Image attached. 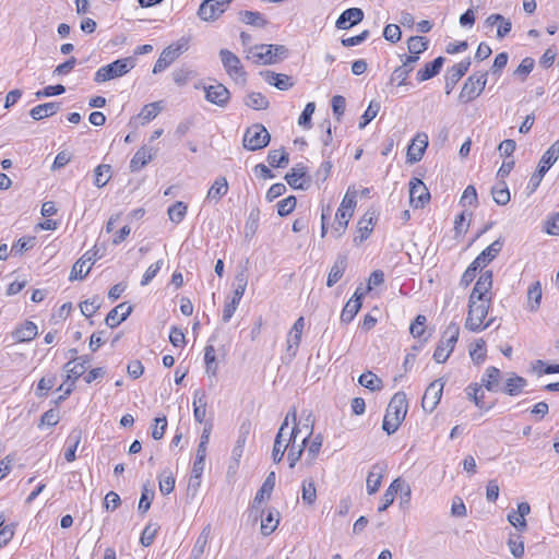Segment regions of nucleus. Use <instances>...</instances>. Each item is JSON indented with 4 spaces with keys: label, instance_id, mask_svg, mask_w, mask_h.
Wrapping results in <instances>:
<instances>
[{
    "label": "nucleus",
    "instance_id": "obj_1",
    "mask_svg": "<svg viewBox=\"0 0 559 559\" xmlns=\"http://www.w3.org/2000/svg\"><path fill=\"white\" fill-rule=\"evenodd\" d=\"M408 403L404 392H396L390 400L382 423V429L388 433H394L405 419Z\"/></svg>",
    "mask_w": 559,
    "mask_h": 559
},
{
    "label": "nucleus",
    "instance_id": "obj_2",
    "mask_svg": "<svg viewBox=\"0 0 559 559\" xmlns=\"http://www.w3.org/2000/svg\"><path fill=\"white\" fill-rule=\"evenodd\" d=\"M288 49L283 45L260 44L249 48L247 59L258 64H273L283 60Z\"/></svg>",
    "mask_w": 559,
    "mask_h": 559
},
{
    "label": "nucleus",
    "instance_id": "obj_3",
    "mask_svg": "<svg viewBox=\"0 0 559 559\" xmlns=\"http://www.w3.org/2000/svg\"><path fill=\"white\" fill-rule=\"evenodd\" d=\"M491 301H476L468 299V312L465 321V328L472 332H480L489 328L493 323L490 319L484 324V319L488 314Z\"/></svg>",
    "mask_w": 559,
    "mask_h": 559
},
{
    "label": "nucleus",
    "instance_id": "obj_4",
    "mask_svg": "<svg viewBox=\"0 0 559 559\" xmlns=\"http://www.w3.org/2000/svg\"><path fill=\"white\" fill-rule=\"evenodd\" d=\"M134 67V57L118 59L107 66L100 67L94 75V81L96 83H104L123 76L124 74L130 72Z\"/></svg>",
    "mask_w": 559,
    "mask_h": 559
},
{
    "label": "nucleus",
    "instance_id": "obj_5",
    "mask_svg": "<svg viewBox=\"0 0 559 559\" xmlns=\"http://www.w3.org/2000/svg\"><path fill=\"white\" fill-rule=\"evenodd\" d=\"M460 326L455 322H451L443 331L441 340L439 341L433 353V359L438 364H443L450 357L455 344L459 340Z\"/></svg>",
    "mask_w": 559,
    "mask_h": 559
},
{
    "label": "nucleus",
    "instance_id": "obj_6",
    "mask_svg": "<svg viewBox=\"0 0 559 559\" xmlns=\"http://www.w3.org/2000/svg\"><path fill=\"white\" fill-rule=\"evenodd\" d=\"M559 158V139L550 145V147L544 153L542 156L537 170L532 175L527 189L530 193L536 191L539 187L543 177L549 170V168L557 162Z\"/></svg>",
    "mask_w": 559,
    "mask_h": 559
},
{
    "label": "nucleus",
    "instance_id": "obj_7",
    "mask_svg": "<svg viewBox=\"0 0 559 559\" xmlns=\"http://www.w3.org/2000/svg\"><path fill=\"white\" fill-rule=\"evenodd\" d=\"M487 75V72H475L469 75L460 92V103L467 104L477 98L486 87Z\"/></svg>",
    "mask_w": 559,
    "mask_h": 559
},
{
    "label": "nucleus",
    "instance_id": "obj_8",
    "mask_svg": "<svg viewBox=\"0 0 559 559\" xmlns=\"http://www.w3.org/2000/svg\"><path fill=\"white\" fill-rule=\"evenodd\" d=\"M271 135L261 123H254L247 128L242 139V145L248 151H258L269 145Z\"/></svg>",
    "mask_w": 559,
    "mask_h": 559
},
{
    "label": "nucleus",
    "instance_id": "obj_9",
    "mask_svg": "<svg viewBox=\"0 0 559 559\" xmlns=\"http://www.w3.org/2000/svg\"><path fill=\"white\" fill-rule=\"evenodd\" d=\"M188 49V39L181 38L180 40L166 47L159 55L154 64L153 73L163 72L167 69L182 52Z\"/></svg>",
    "mask_w": 559,
    "mask_h": 559
},
{
    "label": "nucleus",
    "instance_id": "obj_10",
    "mask_svg": "<svg viewBox=\"0 0 559 559\" xmlns=\"http://www.w3.org/2000/svg\"><path fill=\"white\" fill-rule=\"evenodd\" d=\"M234 0H203L198 9L197 15L204 22L216 21L230 5Z\"/></svg>",
    "mask_w": 559,
    "mask_h": 559
},
{
    "label": "nucleus",
    "instance_id": "obj_11",
    "mask_svg": "<svg viewBox=\"0 0 559 559\" xmlns=\"http://www.w3.org/2000/svg\"><path fill=\"white\" fill-rule=\"evenodd\" d=\"M205 99L221 108H225L230 100L229 90L222 83L215 82L214 84L203 85Z\"/></svg>",
    "mask_w": 559,
    "mask_h": 559
},
{
    "label": "nucleus",
    "instance_id": "obj_12",
    "mask_svg": "<svg viewBox=\"0 0 559 559\" xmlns=\"http://www.w3.org/2000/svg\"><path fill=\"white\" fill-rule=\"evenodd\" d=\"M492 271H485L477 280L468 299L476 301H491Z\"/></svg>",
    "mask_w": 559,
    "mask_h": 559
},
{
    "label": "nucleus",
    "instance_id": "obj_13",
    "mask_svg": "<svg viewBox=\"0 0 559 559\" xmlns=\"http://www.w3.org/2000/svg\"><path fill=\"white\" fill-rule=\"evenodd\" d=\"M430 200V192L425 183L418 179L413 178L409 181V203L415 209H423Z\"/></svg>",
    "mask_w": 559,
    "mask_h": 559
},
{
    "label": "nucleus",
    "instance_id": "obj_14",
    "mask_svg": "<svg viewBox=\"0 0 559 559\" xmlns=\"http://www.w3.org/2000/svg\"><path fill=\"white\" fill-rule=\"evenodd\" d=\"M97 250H88L72 266L69 280H84L91 271L92 264L97 260Z\"/></svg>",
    "mask_w": 559,
    "mask_h": 559
},
{
    "label": "nucleus",
    "instance_id": "obj_15",
    "mask_svg": "<svg viewBox=\"0 0 559 559\" xmlns=\"http://www.w3.org/2000/svg\"><path fill=\"white\" fill-rule=\"evenodd\" d=\"M305 328V319L304 317H299L295 323L293 324L290 331L287 335V347H286V358L288 361H292L296 355L301 341L302 332Z\"/></svg>",
    "mask_w": 559,
    "mask_h": 559
},
{
    "label": "nucleus",
    "instance_id": "obj_16",
    "mask_svg": "<svg viewBox=\"0 0 559 559\" xmlns=\"http://www.w3.org/2000/svg\"><path fill=\"white\" fill-rule=\"evenodd\" d=\"M443 386L444 383L441 379L435 380L428 385L421 400V406L425 412L432 413L436 409L441 400Z\"/></svg>",
    "mask_w": 559,
    "mask_h": 559
},
{
    "label": "nucleus",
    "instance_id": "obj_17",
    "mask_svg": "<svg viewBox=\"0 0 559 559\" xmlns=\"http://www.w3.org/2000/svg\"><path fill=\"white\" fill-rule=\"evenodd\" d=\"M219 56L224 69L231 79L237 80L238 78H245L246 72L243 71L240 59L234 52L228 49H221Z\"/></svg>",
    "mask_w": 559,
    "mask_h": 559
},
{
    "label": "nucleus",
    "instance_id": "obj_18",
    "mask_svg": "<svg viewBox=\"0 0 559 559\" xmlns=\"http://www.w3.org/2000/svg\"><path fill=\"white\" fill-rule=\"evenodd\" d=\"M471 67V59L466 58L462 60L461 62L454 64L450 69H448L447 75H445V94H450L455 85L459 83V81L466 74Z\"/></svg>",
    "mask_w": 559,
    "mask_h": 559
},
{
    "label": "nucleus",
    "instance_id": "obj_19",
    "mask_svg": "<svg viewBox=\"0 0 559 559\" xmlns=\"http://www.w3.org/2000/svg\"><path fill=\"white\" fill-rule=\"evenodd\" d=\"M428 146V135L426 133H417L412 140L407 148V162L417 163L423 158L425 150Z\"/></svg>",
    "mask_w": 559,
    "mask_h": 559
},
{
    "label": "nucleus",
    "instance_id": "obj_20",
    "mask_svg": "<svg viewBox=\"0 0 559 559\" xmlns=\"http://www.w3.org/2000/svg\"><path fill=\"white\" fill-rule=\"evenodd\" d=\"M364 19V11L359 8H350L341 13L338 19L336 20L335 26L338 29H348L358 23H360Z\"/></svg>",
    "mask_w": 559,
    "mask_h": 559
},
{
    "label": "nucleus",
    "instance_id": "obj_21",
    "mask_svg": "<svg viewBox=\"0 0 559 559\" xmlns=\"http://www.w3.org/2000/svg\"><path fill=\"white\" fill-rule=\"evenodd\" d=\"M502 247L503 240L501 238L495 240L476 257V259L473 261L474 264L484 269L500 253Z\"/></svg>",
    "mask_w": 559,
    "mask_h": 559
},
{
    "label": "nucleus",
    "instance_id": "obj_22",
    "mask_svg": "<svg viewBox=\"0 0 559 559\" xmlns=\"http://www.w3.org/2000/svg\"><path fill=\"white\" fill-rule=\"evenodd\" d=\"M132 312V306L121 302L109 311L105 319V323L114 329L123 322Z\"/></svg>",
    "mask_w": 559,
    "mask_h": 559
},
{
    "label": "nucleus",
    "instance_id": "obj_23",
    "mask_svg": "<svg viewBox=\"0 0 559 559\" xmlns=\"http://www.w3.org/2000/svg\"><path fill=\"white\" fill-rule=\"evenodd\" d=\"M385 471L386 466L383 463H376L372 465L366 480V487L369 495H373L379 490Z\"/></svg>",
    "mask_w": 559,
    "mask_h": 559
},
{
    "label": "nucleus",
    "instance_id": "obj_24",
    "mask_svg": "<svg viewBox=\"0 0 559 559\" xmlns=\"http://www.w3.org/2000/svg\"><path fill=\"white\" fill-rule=\"evenodd\" d=\"M251 425L249 421L242 423L239 427V435L236 441V444L231 451V459L238 467L240 459L243 454L245 444L247 442L248 436L250 433Z\"/></svg>",
    "mask_w": 559,
    "mask_h": 559
},
{
    "label": "nucleus",
    "instance_id": "obj_25",
    "mask_svg": "<svg viewBox=\"0 0 559 559\" xmlns=\"http://www.w3.org/2000/svg\"><path fill=\"white\" fill-rule=\"evenodd\" d=\"M260 74L263 76L266 83L275 86L280 91H287L294 85L292 78L287 74L275 73L270 70L262 71Z\"/></svg>",
    "mask_w": 559,
    "mask_h": 559
},
{
    "label": "nucleus",
    "instance_id": "obj_26",
    "mask_svg": "<svg viewBox=\"0 0 559 559\" xmlns=\"http://www.w3.org/2000/svg\"><path fill=\"white\" fill-rule=\"evenodd\" d=\"M347 267V255L338 254L329 272L326 286L333 287L344 275Z\"/></svg>",
    "mask_w": 559,
    "mask_h": 559
},
{
    "label": "nucleus",
    "instance_id": "obj_27",
    "mask_svg": "<svg viewBox=\"0 0 559 559\" xmlns=\"http://www.w3.org/2000/svg\"><path fill=\"white\" fill-rule=\"evenodd\" d=\"M444 61H445V59L440 56V57H437L435 60L427 62L423 69L417 71V73H416L417 81L424 82V81L430 80L433 76H436L440 72Z\"/></svg>",
    "mask_w": 559,
    "mask_h": 559
},
{
    "label": "nucleus",
    "instance_id": "obj_28",
    "mask_svg": "<svg viewBox=\"0 0 559 559\" xmlns=\"http://www.w3.org/2000/svg\"><path fill=\"white\" fill-rule=\"evenodd\" d=\"M361 308V295H358V289L354 293V296L346 302L341 313V321L349 323L353 321L355 316Z\"/></svg>",
    "mask_w": 559,
    "mask_h": 559
},
{
    "label": "nucleus",
    "instance_id": "obj_29",
    "mask_svg": "<svg viewBox=\"0 0 559 559\" xmlns=\"http://www.w3.org/2000/svg\"><path fill=\"white\" fill-rule=\"evenodd\" d=\"M404 487V481L401 478L394 479L388 489L384 491L381 504L378 508L379 512L385 511L394 501L395 496L399 491H402Z\"/></svg>",
    "mask_w": 559,
    "mask_h": 559
},
{
    "label": "nucleus",
    "instance_id": "obj_30",
    "mask_svg": "<svg viewBox=\"0 0 559 559\" xmlns=\"http://www.w3.org/2000/svg\"><path fill=\"white\" fill-rule=\"evenodd\" d=\"M153 156L154 154L151 147L142 146L133 155L130 162V170L132 173L139 171L153 159Z\"/></svg>",
    "mask_w": 559,
    "mask_h": 559
},
{
    "label": "nucleus",
    "instance_id": "obj_31",
    "mask_svg": "<svg viewBox=\"0 0 559 559\" xmlns=\"http://www.w3.org/2000/svg\"><path fill=\"white\" fill-rule=\"evenodd\" d=\"M206 394L202 390H195L193 393V416L195 421L203 423L206 416Z\"/></svg>",
    "mask_w": 559,
    "mask_h": 559
},
{
    "label": "nucleus",
    "instance_id": "obj_32",
    "mask_svg": "<svg viewBox=\"0 0 559 559\" xmlns=\"http://www.w3.org/2000/svg\"><path fill=\"white\" fill-rule=\"evenodd\" d=\"M307 177V167L302 164H298L285 175V180L293 189H305L301 179Z\"/></svg>",
    "mask_w": 559,
    "mask_h": 559
},
{
    "label": "nucleus",
    "instance_id": "obj_33",
    "mask_svg": "<svg viewBox=\"0 0 559 559\" xmlns=\"http://www.w3.org/2000/svg\"><path fill=\"white\" fill-rule=\"evenodd\" d=\"M59 109H60L59 103H55V102L45 103V104H40V105H37L34 108H32L29 111V115L34 120H41L44 118L53 116L55 114L58 112Z\"/></svg>",
    "mask_w": 559,
    "mask_h": 559
},
{
    "label": "nucleus",
    "instance_id": "obj_34",
    "mask_svg": "<svg viewBox=\"0 0 559 559\" xmlns=\"http://www.w3.org/2000/svg\"><path fill=\"white\" fill-rule=\"evenodd\" d=\"M501 378V371L499 368L490 366L486 369L483 378L481 385H484L490 392H497L499 388V380Z\"/></svg>",
    "mask_w": 559,
    "mask_h": 559
},
{
    "label": "nucleus",
    "instance_id": "obj_35",
    "mask_svg": "<svg viewBox=\"0 0 559 559\" xmlns=\"http://www.w3.org/2000/svg\"><path fill=\"white\" fill-rule=\"evenodd\" d=\"M373 213L367 212L358 222L357 228L360 235L354 238V242L360 243L366 240L369 234L372 231L374 222Z\"/></svg>",
    "mask_w": 559,
    "mask_h": 559
},
{
    "label": "nucleus",
    "instance_id": "obj_36",
    "mask_svg": "<svg viewBox=\"0 0 559 559\" xmlns=\"http://www.w3.org/2000/svg\"><path fill=\"white\" fill-rule=\"evenodd\" d=\"M280 523V512L275 509H269L267 513L261 520V533L264 536L272 534Z\"/></svg>",
    "mask_w": 559,
    "mask_h": 559
},
{
    "label": "nucleus",
    "instance_id": "obj_37",
    "mask_svg": "<svg viewBox=\"0 0 559 559\" xmlns=\"http://www.w3.org/2000/svg\"><path fill=\"white\" fill-rule=\"evenodd\" d=\"M465 391H466L467 397L469 400H472L479 409H484L487 412L492 407V405H485V402H484L485 394L481 391V388L477 383L469 384Z\"/></svg>",
    "mask_w": 559,
    "mask_h": 559
},
{
    "label": "nucleus",
    "instance_id": "obj_38",
    "mask_svg": "<svg viewBox=\"0 0 559 559\" xmlns=\"http://www.w3.org/2000/svg\"><path fill=\"white\" fill-rule=\"evenodd\" d=\"M526 384L525 378L513 374L506 380L503 392L510 396H515L522 392Z\"/></svg>",
    "mask_w": 559,
    "mask_h": 559
},
{
    "label": "nucleus",
    "instance_id": "obj_39",
    "mask_svg": "<svg viewBox=\"0 0 559 559\" xmlns=\"http://www.w3.org/2000/svg\"><path fill=\"white\" fill-rule=\"evenodd\" d=\"M210 536H211V525H206L202 530V532L199 535V537L197 538L195 544H194V546L192 548L191 556H192L193 559H200L201 558V556L203 555V552L205 550V547L207 545Z\"/></svg>",
    "mask_w": 559,
    "mask_h": 559
},
{
    "label": "nucleus",
    "instance_id": "obj_40",
    "mask_svg": "<svg viewBox=\"0 0 559 559\" xmlns=\"http://www.w3.org/2000/svg\"><path fill=\"white\" fill-rule=\"evenodd\" d=\"M542 285L539 282L533 283L527 290V305L532 312L537 311L542 301Z\"/></svg>",
    "mask_w": 559,
    "mask_h": 559
},
{
    "label": "nucleus",
    "instance_id": "obj_41",
    "mask_svg": "<svg viewBox=\"0 0 559 559\" xmlns=\"http://www.w3.org/2000/svg\"><path fill=\"white\" fill-rule=\"evenodd\" d=\"M267 163L274 168H284L289 163L288 154L284 148L271 150L267 154Z\"/></svg>",
    "mask_w": 559,
    "mask_h": 559
},
{
    "label": "nucleus",
    "instance_id": "obj_42",
    "mask_svg": "<svg viewBox=\"0 0 559 559\" xmlns=\"http://www.w3.org/2000/svg\"><path fill=\"white\" fill-rule=\"evenodd\" d=\"M491 195L498 205H506L510 202V191L504 180L499 181L492 187Z\"/></svg>",
    "mask_w": 559,
    "mask_h": 559
},
{
    "label": "nucleus",
    "instance_id": "obj_43",
    "mask_svg": "<svg viewBox=\"0 0 559 559\" xmlns=\"http://www.w3.org/2000/svg\"><path fill=\"white\" fill-rule=\"evenodd\" d=\"M37 335V325L32 321H26L21 328L16 329L14 336L19 342L32 341Z\"/></svg>",
    "mask_w": 559,
    "mask_h": 559
},
{
    "label": "nucleus",
    "instance_id": "obj_44",
    "mask_svg": "<svg viewBox=\"0 0 559 559\" xmlns=\"http://www.w3.org/2000/svg\"><path fill=\"white\" fill-rule=\"evenodd\" d=\"M228 191V182L225 177L217 178L210 190L207 191L206 198L210 200L218 201L221 200Z\"/></svg>",
    "mask_w": 559,
    "mask_h": 559
},
{
    "label": "nucleus",
    "instance_id": "obj_45",
    "mask_svg": "<svg viewBox=\"0 0 559 559\" xmlns=\"http://www.w3.org/2000/svg\"><path fill=\"white\" fill-rule=\"evenodd\" d=\"M63 370L67 373L66 380L74 384L75 381L85 373L86 367H84L83 364L70 360L63 366Z\"/></svg>",
    "mask_w": 559,
    "mask_h": 559
},
{
    "label": "nucleus",
    "instance_id": "obj_46",
    "mask_svg": "<svg viewBox=\"0 0 559 559\" xmlns=\"http://www.w3.org/2000/svg\"><path fill=\"white\" fill-rule=\"evenodd\" d=\"M94 185L96 187H105L111 178V166L107 164L98 165L94 170Z\"/></svg>",
    "mask_w": 559,
    "mask_h": 559
},
{
    "label": "nucleus",
    "instance_id": "obj_47",
    "mask_svg": "<svg viewBox=\"0 0 559 559\" xmlns=\"http://www.w3.org/2000/svg\"><path fill=\"white\" fill-rule=\"evenodd\" d=\"M275 487V473L271 472L266 476L264 483L262 484L261 488L257 492L254 497V502L260 503L263 501L264 497L269 498Z\"/></svg>",
    "mask_w": 559,
    "mask_h": 559
},
{
    "label": "nucleus",
    "instance_id": "obj_48",
    "mask_svg": "<svg viewBox=\"0 0 559 559\" xmlns=\"http://www.w3.org/2000/svg\"><path fill=\"white\" fill-rule=\"evenodd\" d=\"M162 102H154L151 104L145 105L141 112L139 114L138 118L142 119V124H145L156 118V116L162 111Z\"/></svg>",
    "mask_w": 559,
    "mask_h": 559
},
{
    "label": "nucleus",
    "instance_id": "obj_49",
    "mask_svg": "<svg viewBox=\"0 0 559 559\" xmlns=\"http://www.w3.org/2000/svg\"><path fill=\"white\" fill-rule=\"evenodd\" d=\"M429 40L423 36H412L407 40V49L409 53L419 56L428 49Z\"/></svg>",
    "mask_w": 559,
    "mask_h": 559
},
{
    "label": "nucleus",
    "instance_id": "obj_50",
    "mask_svg": "<svg viewBox=\"0 0 559 559\" xmlns=\"http://www.w3.org/2000/svg\"><path fill=\"white\" fill-rule=\"evenodd\" d=\"M358 382L360 385L369 389L370 391H377L382 388V380L371 371H367L360 374Z\"/></svg>",
    "mask_w": 559,
    "mask_h": 559
},
{
    "label": "nucleus",
    "instance_id": "obj_51",
    "mask_svg": "<svg viewBox=\"0 0 559 559\" xmlns=\"http://www.w3.org/2000/svg\"><path fill=\"white\" fill-rule=\"evenodd\" d=\"M259 221H260V210L258 207H254L249 213L246 225H245V235L247 238H251L255 235V233L259 228Z\"/></svg>",
    "mask_w": 559,
    "mask_h": 559
},
{
    "label": "nucleus",
    "instance_id": "obj_52",
    "mask_svg": "<svg viewBox=\"0 0 559 559\" xmlns=\"http://www.w3.org/2000/svg\"><path fill=\"white\" fill-rule=\"evenodd\" d=\"M245 104L254 110H263L270 103L263 94L253 92L246 97Z\"/></svg>",
    "mask_w": 559,
    "mask_h": 559
},
{
    "label": "nucleus",
    "instance_id": "obj_53",
    "mask_svg": "<svg viewBox=\"0 0 559 559\" xmlns=\"http://www.w3.org/2000/svg\"><path fill=\"white\" fill-rule=\"evenodd\" d=\"M240 20L249 25H253L257 27H264L267 24V21L263 17L260 12L255 11H241L239 13Z\"/></svg>",
    "mask_w": 559,
    "mask_h": 559
},
{
    "label": "nucleus",
    "instance_id": "obj_54",
    "mask_svg": "<svg viewBox=\"0 0 559 559\" xmlns=\"http://www.w3.org/2000/svg\"><path fill=\"white\" fill-rule=\"evenodd\" d=\"M350 217H352L350 215H348L344 212L336 211L335 221H334L333 230H332V234L336 238H340L344 235Z\"/></svg>",
    "mask_w": 559,
    "mask_h": 559
},
{
    "label": "nucleus",
    "instance_id": "obj_55",
    "mask_svg": "<svg viewBox=\"0 0 559 559\" xmlns=\"http://www.w3.org/2000/svg\"><path fill=\"white\" fill-rule=\"evenodd\" d=\"M206 449L203 445H198L195 460L192 466L193 478H201L205 466Z\"/></svg>",
    "mask_w": 559,
    "mask_h": 559
},
{
    "label": "nucleus",
    "instance_id": "obj_56",
    "mask_svg": "<svg viewBox=\"0 0 559 559\" xmlns=\"http://www.w3.org/2000/svg\"><path fill=\"white\" fill-rule=\"evenodd\" d=\"M187 210L188 207L183 202L177 201L171 206H169L167 211L168 217L173 223L179 224L183 221L187 214Z\"/></svg>",
    "mask_w": 559,
    "mask_h": 559
},
{
    "label": "nucleus",
    "instance_id": "obj_57",
    "mask_svg": "<svg viewBox=\"0 0 559 559\" xmlns=\"http://www.w3.org/2000/svg\"><path fill=\"white\" fill-rule=\"evenodd\" d=\"M81 438H82V431L81 430H73L70 433L68 440L71 441V444L69 445V448L64 452V459L68 462H73L76 459L75 452H76L78 445L81 442Z\"/></svg>",
    "mask_w": 559,
    "mask_h": 559
},
{
    "label": "nucleus",
    "instance_id": "obj_58",
    "mask_svg": "<svg viewBox=\"0 0 559 559\" xmlns=\"http://www.w3.org/2000/svg\"><path fill=\"white\" fill-rule=\"evenodd\" d=\"M247 284H248V281H247V276L245 274L243 271L237 273V275L235 276V289H234V296L231 298V300L236 301V302H240L245 292H246V288H247Z\"/></svg>",
    "mask_w": 559,
    "mask_h": 559
},
{
    "label": "nucleus",
    "instance_id": "obj_59",
    "mask_svg": "<svg viewBox=\"0 0 559 559\" xmlns=\"http://www.w3.org/2000/svg\"><path fill=\"white\" fill-rule=\"evenodd\" d=\"M356 203H357L356 202V191L355 190L352 191V189L349 188L347 190L346 194L344 195L337 211L344 212V213L353 216Z\"/></svg>",
    "mask_w": 559,
    "mask_h": 559
},
{
    "label": "nucleus",
    "instance_id": "obj_60",
    "mask_svg": "<svg viewBox=\"0 0 559 559\" xmlns=\"http://www.w3.org/2000/svg\"><path fill=\"white\" fill-rule=\"evenodd\" d=\"M159 490L163 495H169L175 488V477L169 471H163L159 476Z\"/></svg>",
    "mask_w": 559,
    "mask_h": 559
},
{
    "label": "nucleus",
    "instance_id": "obj_61",
    "mask_svg": "<svg viewBox=\"0 0 559 559\" xmlns=\"http://www.w3.org/2000/svg\"><path fill=\"white\" fill-rule=\"evenodd\" d=\"M35 237H22L11 248V252L15 255L23 254L35 246Z\"/></svg>",
    "mask_w": 559,
    "mask_h": 559
},
{
    "label": "nucleus",
    "instance_id": "obj_62",
    "mask_svg": "<svg viewBox=\"0 0 559 559\" xmlns=\"http://www.w3.org/2000/svg\"><path fill=\"white\" fill-rule=\"evenodd\" d=\"M302 501L309 506L313 504L317 499V489L312 479L302 481Z\"/></svg>",
    "mask_w": 559,
    "mask_h": 559
},
{
    "label": "nucleus",
    "instance_id": "obj_63",
    "mask_svg": "<svg viewBox=\"0 0 559 559\" xmlns=\"http://www.w3.org/2000/svg\"><path fill=\"white\" fill-rule=\"evenodd\" d=\"M508 547H509L510 552L515 558H522L523 557V555H524V543H523V540L521 539L520 536H518L515 534H511L509 539H508Z\"/></svg>",
    "mask_w": 559,
    "mask_h": 559
},
{
    "label": "nucleus",
    "instance_id": "obj_64",
    "mask_svg": "<svg viewBox=\"0 0 559 559\" xmlns=\"http://www.w3.org/2000/svg\"><path fill=\"white\" fill-rule=\"evenodd\" d=\"M534 64L535 61L533 58H524L519 64V67L514 70V75L519 76L521 81L524 82L527 75L532 72Z\"/></svg>",
    "mask_w": 559,
    "mask_h": 559
}]
</instances>
